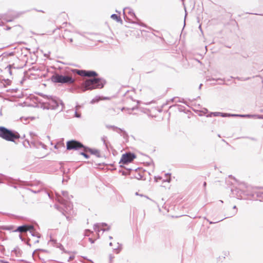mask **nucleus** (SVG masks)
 <instances>
[{"mask_svg":"<svg viewBox=\"0 0 263 263\" xmlns=\"http://www.w3.org/2000/svg\"><path fill=\"white\" fill-rule=\"evenodd\" d=\"M78 74L83 77H86V70H75Z\"/></svg>","mask_w":263,"mask_h":263,"instance_id":"15","label":"nucleus"},{"mask_svg":"<svg viewBox=\"0 0 263 263\" xmlns=\"http://www.w3.org/2000/svg\"><path fill=\"white\" fill-rule=\"evenodd\" d=\"M32 230H30L29 232V233L31 234L32 236H36L37 238H40V235L39 234L37 233H35V232H33V231H31Z\"/></svg>","mask_w":263,"mask_h":263,"instance_id":"23","label":"nucleus"},{"mask_svg":"<svg viewBox=\"0 0 263 263\" xmlns=\"http://www.w3.org/2000/svg\"><path fill=\"white\" fill-rule=\"evenodd\" d=\"M135 109V108L134 107H133L132 108H125V107H123L121 109V110L122 111H123V110H126L127 111V112L129 114H130L132 113V111L133 110H134Z\"/></svg>","mask_w":263,"mask_h":263,"instance_id":"19","label":"nucleus"},{"mask_svg":"<svg viewBox=\"0 0 263 263\" xmlns=\"http://www.w3.org/2000/svg\"><path fill=\"white\" fill-rule=\"evenodd\" d=\"M67 40H68L70 43H72V41H73V40H72V38H68Z\"/></svg>","mask_w":263,"mask_h":263,"instance_id":"37","label":"nucleus"},{"mask_svg":"<svg viewBox=\"0 0 263 263\" xmlns=\"http://www.w3.org/2000/svg\"><path fill=\"white\" fill-rule=\"evenodd\" d=\"M48 195L49 197H50V194L48 193Z\"/></svg>","mask_w":263,"mask_h":263,"instance_id":"51","label":"nucleus"},{"mask_svg":"<svg viewBox=\"0 0 263 263\" xmlns=\"http://www.w3.org/2000/svg\"><path fill=\"white\" fill-rule=\"evenodd\" d=\"M66 218L68 219H69V217L68 216H66Z\"/></svg>","mask_w":263,"mask_h":263,"instance_id":"48","label":"nucleus"},{"mask_svg":"<svg viewBox=\"0 0 263 263\" xmlns=\"http://www.w3.org/2000/svg\"><path fill=\"white\" fill-rule=\"evenodd\" d=\"M116 12L120 13V12L118 11V10H116Z\"/></svg>","mask_w":263,"mask_h":263,"instance_id":"49","label":"nucleus"},{"mask_svg":"<svg viewBox=\"0 0 263 263\" xmlns=\"http://www.w3.org/2000/svg\"><path fill=\"white\" fill-rule=\"evenodd\" d=\"M237 116V114H227V113H220V116L222 117H236Z\"/></svg>","mask_w":263,"mask_h":263,"instance_id":"17","label":"nucleus"},{"mask_svg":"<svg viewBox=\"0 0 263 263\" xmlns=\"http://www.w3.org/2000/svg\"><path fill=\"white\" fill-rule=\"evenodd\" d=\"M75 117L77 118H80L81 115L77 112V111H75Z\"/></svg>","mask_w":263,"mask_h":263,"instance_id":"32","label":"nucleus"},{"mask_svg":"<svg viewBox=\"0 0 263 263\" xmlns=\"http://www.w3.org/2000/svg\"><path fill=\"white\" fill-rule=\"evenodd\" d=\"M98 74L95 71L86 70V77H95L98 76Z\"/></svg>","mask_w":263,"mask_h":263,"instance_id":"12","label":"nucleus"},{"mask_svg":"<svg viewBox=\"0 0 263 263\" xmlns=\"http://www.w3.org/2000/svg\"><path fill=\"white\" fill-rule=\"evenodd\" d=\"M98 100H99V99H96H96H93L91 101V103H95V102H96L98 101Z\"/></svg>","mask_w":263,"mask_h":263,"instance_id":"34","label":"nucleus"},{"mask_svg":"<svg viewBox=\"0 0 263 263\" xmlns=\"http://www.w3.org/2000/svg\"><path fill=\"white\" fill-rule=\"evenodd\" d=\"M106 127L107 128H111L114 131H116L117 132H118V133H120V132H122L123 131V129L120 128H118V127H116L115 126H114V125H107L106 126Z\"/></svg>","mask_w":263,"mask_h":263,"instance_id":"13","label":"nucleus"},{"mask_svg":"<svg viewBox=\"0 0 263 263\" xmlns=\"http://www.w3.org/2000/svg\"><path fill=\"white\" fill-rule=\"evenodd\" d=\"M68 33H69V32H68V31H67L66 30L65 31V33H64V34L63 35V37H64V39H66V36H67V34Z\"/></svg>","mask_w":263,"mask_h":263,"instance_id":"33","label":"nucleus"},{"mask_svg":"<svg viewBox=\"0 0 263 263\" xmlns=\"http://www.w3.org/2000/svg\"><path fill=\"white\" fill-rule=\"evenodd\" d=\"M201 86H202V84H201L199 85V88H201Z\"/></svg>","mask_w":263,"mask_h":263,"instance_id":"43","label":"nucleus"},{"mask_svg":"<svg viewBox=\"0 0 263 263\" xmlns=\"http://www.w3.org/2000/svg\"><path fill=\"white\" fill-rule=\"evenodd\" d=\"M44 109L57 110L61 111L64 108V104L61 100L56 97L43 96V99L41 102Z\"/></svg>","mask_w":263,"mask_h":263,"instance_id":"1","label":"nucleus"},{"mask_svg":"<svg viewBox=\"0 0 263 263\" xmlns=\"http://www.w3.org/2000/svg\"><path fill=\"white\" fill-rule=\"evenodd\" d=\"M117 246L113 248L114 250L115 251L116 253H118L121 250V245L119 243H117Z\"/></svg>","mask_w":263,"mask_h":263,"instance_id":"18","label":"nucleus"},{"mask_svg":"<svg viewBox=\"0 0 263 263\" xmlns=\"http://www.w3.org/2000/svg\"><path fill=\"white\" fill-rule=\"evenodd\" d=\"M206 183L205 182H204L203 183V186L205 187L206 186Z\"/></svg>","mask_w":263,"mask_h":263,"instance_id":"38","label":"nucleus"},{"mask_svg":"<svg viewBox=\"0 0 263 263\" xmlns=\"http://www.w3.org/2000/svg\"><path fill=\"white\" fill-rule=\"evenodd\" d=\"M35 242H39V240H36L34 241Z\"/></svg>","mask_w":263,"mask_h":263,"instance_id":"45","label":"nucleus"},{"mask_svg":"<svg viewBox=\"0 0 263 263\" xmlns=\"http://www.w3.org/2000/svg\"><path fill=\"white\" fill-rule=\"evenodd\" d=\"M109 246H112V242H110L109 243Z\"/></svg>","mask_w":263,"mask_h":263,"instance_id":"39","label":"nucleus"},{"mask_svg":"<svg viewBox=\"0 0 263 263\" xmlns=\"http://www.w3.org/2000/svg\"><path fill=\"white\" fill-rule=\"evenodd\" d=\"M0 252L1 253L3 254V255H4L5 254V247H4V246L0 244Z\"/></svg>","mask_w":263,"mask_h":263,"instance_id":"25","label":"nucleus"},{"mask_svg":"<svg viewBox=\"0 0 263 263\" xmlns=\"http://www.w3.org/2000/svg\"><path fill=\"white\" fill-rule=\"evenodd\" d=\"M222 257L223 258H225L226 257L228 256L229 255V252L228 251H225L222 252Z\"/></svg>","mask_w":263,"mask_h":263,"instance_id":"26","label":"nucleus"},{"mask_svg":"<svg viewBox=\"0 0 263 263\" xmlns=\"http://www.w3.org/2000/svg\"><path fill=\"white\" fill-rule=\"evenodd\" d=\"M0 137L8 141L14 142L20 138V135L17 132L0 126Z\"/></svg>","mask_w":263,"mask_h":263,"instance_id":"4","label":"nucleus"},{"mask_svg":"<svg viewBox=\"0 0 263 263\" xmlns=\"http://www.w3.org/2000/svg\"><path fill=\"white\" fill-rule=\"evenodd\" d=\"M172 102H174L175 103L177 102H181V101L180 100V99L177 97H175L172 99Z\"/></svg>","mask_w":263,"mask_h":263,"instance_id":"27","label":"nucleus"},{"mask_svg":"<svg viewBox=\"0 0 263 263\" xmlns=\"http://www.w3.org/2000/svg\"><path fill=\"white\" fill-rule=\"evenodd\" d=\"M107 224L106 223H96L93 226L94 230L98 233V235H99V232L100 231H108L109 230V227H108L107 229H104V227L107 226Z\"/></svg>","mask_w":263,"mask_h":263,"instance_id":"8","label":"nucleus"},{"mask_svg":"<svg viewBox=\"0 0 263 263\" xmlns=\"http://www.w3.org/2000/svg\"><path fill=\"white\" fill-rule=\"evenodd\" d=\"M90 241H91V242L92 243H93V241L91 240L90 239Z\"/></svg>","mask_w":263,"mask_h":263,"instance_id":"47","label":"nucleus"},{"mask_svg":"<svg viewBox=\"0 0 263 263\" xmlns=\"http://www.w3.org/2000/svg\"><path fill=\"white\" fill-rule=\"evenodd\" d=\"M204 110H205V112H208V109H204Z\"/></svg>","mask_w":263,"mask_h":263,"instance_id":"44","label":"nucleus"},{"mask_svg":"<svg viewBox=\"0 0 263 263\" xmlns=\"http://www.w3.org/2000/svg\"><path fill=\"white\" fill-rule=\"evenodd\" d=\"M110 17L112 19V20H114L115 21H116L118 23H122V21L120 17V16H118V15L116 14H112Z\"/></svg>","mask_w":263,"mask_h":263,"instance_id":"14","label":"nucleus"},{"mask_svg":"<svg viewBox=\"0 0 263 263\" xmlns=\"http://www.w3.org/2000/svg\"><path fill=\"white\" fill-rule=\"evenodd\" d=\"M107 139V138L105 136H103L101 137V141L103 142V144L106 148H108Z\"/></svg>","mask_w":263,"mask_h":263,"instance_id":"16","label":"nucleus"},{"mask_svg":"<svg viewBox=\"0 0 263 263\" xmlns=\"http://www.w3.org/2000/svg\"><path fill=\"white\" fill-rule=\"evenodd\" d=\"M40 145L42 146V147L43 148H44V149H46V146L44 144H43V143H40Z\"/></svg>","mask_w":263,"mask_h":263,"instance_id":"35","label":"nucleus"},{"mask_svg":"<svg viewBox=\"0 0 263 263\" xmlns=\"http://www.w3.org/2000/svg\"><path fill=\"white\" fill-rule=\"evenodd\" d=\"M29 119V117H21L20 120L21 122L24 123V124H27L28 122V120Z\"/></svg>","mask_w":263,"mask_h":263,"instance_id":"22","label":"nucleus"},{"mask_svg":"<svg viewBox=\"0 0 263 263\" xmlns=\"http://www.w3.org/2000/svg\"><path fill=\"white\" fill-rule=\"evenodd\" d=\"M155 180L156 181V182H158L159 180H160L162 179V177H160V176H156L155 177Z\"/></svg>","mask_w":263,"mask_h":263,"instance_id":"31","label":"nucleus"},{"mask_svg":"<svg viewBox=\"0 0 263 263\" xmlns=\"http://www.w3.org/2000/svg\"><path fill=\"white\" fill-rule=\"evenodd\" d=\"M254 115H237L236 117H247L251 118L254 117Z\"/></svg>","mask_w":263,"mask_h":263,"instance_id":"24","label":"nucleus"},{"mask_svg":"<svg viewBox=\"0 0 263 263\" xmlns=\"http://www.w3.org/2000/svg\"><path fill=\"white\" fill-rule=\"evenodd\" d=\"M54 148H58L57 146V145H55V146H54Z\"/></svg>","mask_w":263,"mask_h":263,"instance_id":"46","label":"nucleus"},{"mask_svg":"<svg viewBox=\"0 0 263 263\" xmlns=\"http://www.w3.org/2000/svg\"><path fill=\"white\" fill-rule=\"evenodd\" d=\"M105 83V80L102 78H89L86 79L82 83L81 87V90L82 92H85L87 90L101 89L104 87Z\"/></svg>","mask_w":263,"mask_h":263,"instance_id":"2","label":"nucleus"},{"mask_svg":"<svg viewBox=\"0 0 263 263\" xmlns=\"http://www.w3.org/2000/svg\"><path fill=\"white\" fill-rule=\"evenodd\" d=\"M66 147L68 150H78L81 148L84 149L85 146L79 141L71 140L67 142Z\"/></svg>","mask_w":263,"mask_h":263,"instance_id":"6","label":"nucleus"},{"mask_svg":"<svg viewBox=\"0 0 263 263\" xmlns=\"http://www.w3.org/2000/svg\"><path fill=\"white\" fill-rule=\"evenodd\" d=\"M245 195L248 196V197H253L254 196V194L253 193H246V192H243V193Z\"/></svg>","mask_w":263,"mask_h":263,"instance_id":"30","label":"nucleus"},{"mask_svg":"<svg viewBox=\"0 0 263 263\" xmlns=\"http://www.w3.org/2000/svg\"><path fill=\"white\" fill-rule=\"evenodd\" d=\"M84 151L85 152H89L91 154L95 155L98 158L101 157L100 152V151L97 149H92L90 148L87 147L85 146L84 147Z\"/></svg>","mask_w":263,"mask_h":263,"instance_id":"11","label":"nucleus"},{"mask_svg":"<svg viewBox=\"0 0 263 263\" xmlns=\"http://www.w3.org/2000/svg\"><path fill=\"white\" fill-rule=\"evenodd\" d=\"M220 112H211L210 114L206 116L207 117H212V115H213L214 116H220Z\"/></svg>","mask_w":263,"mask_h":263,"instance_id":"20","label":"nucleus"},{"mask_svg":"<svg viewBox=\"0 0 263 263\" xmlns=\"http://www.w3.org/2000/svg\"><path fill=\"white\" fill-rule=\"evenodd\" d=\"M33 227L32 226L24 225L18 227L15 231L23 233L29 231L31 230H33Z\"/></svg>","mask_w":263,"mask_h":263,"instance_id":"10","label":"nucleus"},{"mask_svg":"<svg viewBox=\"0 0 263 263\" xmlns=\"http://www.w3.org/2000/svg\"><path fill=\"white\" fill-rule=\"evenodd\" d=\"M51 80L52 82L55 83L72 84L74 82V80L71 77L60 75L57 73L53 74L51 77Z\"/></svg>","mask_w":263,"mask_h":263,"instance_id":"5","label":"nucleus"},{"mask_svg":"<svg viewBox=\"0 0 263 263\" xmlns=\"http://www.w3.org/2000/svg\"><path fill=\"white\" fill-rule=\"evenodd\" d=\"M34 192V193H37V192H38V191H37V192H35V191H34V192Z\"/></svg>","mask_w":263,"mask_h":263,"instance_id":"50","label":"nucleus"},{"mask_svg":"<svg viewBox=\"0 0 263 263\" xmlns=\"http://www.w3.org/2000/svg\"><path fill=\"white\" fill-rule=\"evenodd\" d=\"M136 157L135 155L130 153H126L122 155L120 161V163L123 164H127L132 162Z\"/></svg>","mask_w":263,"mask_h":263,"instance_id":"7","label":"nucleus"},{"mask_svg":"<svg viewBox=\"0 0 263 263\" xmlns=\"http://www.w3.org/2000/svg\"><path fill=\"white\" fill-rule=\"evenodd\" d=\"M170 174L167 173V174H165V176H166V179H163V182H170L171 181V177H170Z\"/></svg>","mask_w":263,"mask_h":263,"instance_id":"21","label":"nucleus"},{"mask_svg":"<svg viewBox=\"0 0 263 263\" xmlns=\"http://www.w3.org/2000/svg\"><path fill=\"white\" fill-rule=\"evenodd\" d=\"M80 154L81 155L83 156H84L85 158H86V159H88V158H89V155H88L87 154H86L85 153H84V152H81V153H80Z\"/></svg>","mask_w":263,"mask_h":263,"instance_id":"29","label":"nucleus"},{"mask_svg":"<svg viewBox=\"0 0 263 263\" xmlns=\"http://www.w3.org/2000/svg\"><path fill=\"white\" fill-rule=\"evenodd\" d=\"M109 238L110 239H112V237L111 236H109Z\"/></svg>","mask_w":263,"mask_h":263,"instance_id":"42","label":"nucleus"},{"mask_svg":"<svg viewBox=\"0 0 263 263\" xmlns=\"http://www.w3.org/2000/svg\"><path fill=\"white\" fill-rule=\"evenodd\" d=\"M55 208H57V209H58V206L57 205H55Z\"/></svg>","mask_w":263,"mask_h":263,"instance_id":"40","label":"nucleus"},{"mask_svg":"<svg viewBox=\"0 0 263 263\" xmlns=\"http://www.w3.org/2000/svg\"><path fill=\"white\" fill-rule=\"evenodd\" d=\"M233 209L235 210V211L229 217H232V216H234L237 213V210L236 206L234 205L233 206Z\"/></svg>","mask_w":263,"mask_h":263,"instance_id":"28","label":"nucleus"},{"mask_svg":"<svg viewBox=\"0 0 263 263\" xmlns=\"http://www.w3.org/2000/svg\"><path fill=\"white\" fill-rule=\"evenodd\" d=\"M215 223V222H212V221H210V223H211V224H212V223Z\"/></svg>","mask_w":263,"mask_h":263,"instance_id":"41","label":"nucleus"},{"mask_svg":"<svg viewBox=\"0 0 263 263\" xmlns=\"http://www.w3.org/2000/svg\"><path fill=\"white\" fill-rule=\"evenodd\" d=\"M127 13L130 17L131 20L136 19V20H138V18L136 17L133 10L129 7L125 8L123 9V14L125 15Z\"/></svg>","mask_w":263,"mask_h":263,"instance_id":"9","label":"nucleus"},{"mask_svg":"<svg viewBox=\"0 0 263 263\" xmlns=\"http://www.w3.org/2000/svg\"><path fill=\"white\" fill-rule=\"evenodd\" d=\"M62 196L59 193H57L56 196L58 201L62 204L64 206V212L67 213H70L71 211L73 208L72 204L69 201L72 196H69L67 191H61Z\"/></svg>","mask_w":263,"mask_h":263,"instance_id":"3","label":"nucleus"},{"mask_svg":"<svg viewBox=\"0 0 263 263\" xmlns=\"http://www.w3.org/2000/svg\"><path fill=\"white\" fill-rule=\"evenodd\" d=\"M0 262H2V263H9L8 262L4 261V260H2V259H0Z\"/></svg>","mask_w":263,"mask_h":263,"instance_id":"36","label":"nucleus"}]
</instances>
